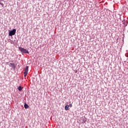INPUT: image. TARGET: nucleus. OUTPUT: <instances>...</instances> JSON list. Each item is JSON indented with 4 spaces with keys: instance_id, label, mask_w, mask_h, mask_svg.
<instances>
[{
    "instance_id": "obj_8",
    "label": "nucleus",
    "mask_w": 128,
    "mask_h": 128,
    "mask_svg": "<svg viewBox=\"0 0 128 128\" xmlns=\"http://www.w3.org/2000/svg\"><path fill=\"white\" fill-rule=\"evenodd\" d=\"M126 58H128V52L126 54Z\"/></svg>"
},
{
    "instance_id": "obj_12",
    "label": "nucleus",
    "mask_w": 128,
    "mask_h": 128,
    "mask_svg": "<svg viewBox=\"0 0 128 128\" xmlns=\"http://www.w3.org/2000/svg\"><path fill=\"white\" fill-rule=\"evenodd\" d=\"M1 2H0V4Z\"/></svg>"
},
{
    "instance_id": "obj_5",
    "label": "nucleus",
    "mask_w": 128,
    "mask_h": 128,
    "mask_svg": "<svg viewBox=\"0 0 128 128\" xmlns=\"http://www.w3.org/2000/svg\"><path fill=\"white\" fill-rule=\"evenodd\" d=\"M24 108L26 109L28 108H30V106H28V104H26V103H24Z\"/></svg>"
},
{
    "instance_id": "obj_10",
    "label": "nucleus",
    "mask_w": 128,
    "mask_h": 128,
    "mask_svg": "<svg viewBox=\"0 0 128 128\" xmlns=\"http://www.w3.org/2000/svg\"><path fill=\"white\" fill-rule=\"evenodd\" d=\"M9 66H12V63H10Z\"/></svg>"
},
{
    "instance_id": "obj_11",
    "label": "nucleus",
    "mask_w": 128,
    "mask_h": 128,
    "mask_svg": "<svg viewBox=\"0 0 128 128\" xmlns=\"http://www.w3.org/2000/svg\"><path fill=\"white\" fill-rule=\"evenodd\" d=\"M69 106H70V108H72V104H70Z\"/></svg>"
},
{
    "instance_id": "obj_6",
    "label": "nucleus",
    "mask_w": 128,
    "mask_h": 128,
    "mask_svg": "<svg viewBox=\"0 0 128 128\" xmlns=\"http://www.w3.org/2000/svg\"><path fill=\"white\" fill-rule=\"evenodd\" d=\"M18 90H19V92H22V86H19L18 88Z\"/></svg>"
},
{
    "instance_id": "obj_1",
    "label": "nucleus",
    "mask_w": 128,
    "mask_h": 128,
    "mask_svg": "<svg viewBox=\"0 0 128 128\" xmlns=\"http://www.w3.org/2000/svg\"><path fill=\"white\" fill-rule=\"evenodd\" d=\"M18 49L22 54H30V52H28V50L20 46L18 47Z\"/></svg>"
},
{
    "instance_id": "obj_3",
    "label": "nucleus",
    "mask_w": 128,
    "mask_h": 128,
    "mask_svg": "<svg viewBox=\"0 0 128 128\" xmlns=\"http://www.w3.org/2000/svg\"><path fill=\"white\" fill-rule=\"evenodd\" d=\"M28 66H26L25 68L24 72V78H26V76H28Z\"/></svg>"
},
{
    "instance_id": "obj_7",
    "label": "nucleus",
    "mask_w": 128,
    "mask_h": 128,
    "mask_svg": "<svg viewBox=\"0 0 128 128\" xmlns=\"http://www.w3.org/2000/svg\"><path fill=\"white\" fill-rule=\"evenodd\" d=\"M12 66V68H16V64H15L13 63Z\"/></svg>"
},
{
    "instance_id": "obj_2",
    "label": "nucleus",
    "mask_w": 128,
    "mask_h": 128,
    "mask_svg": "<svg viewBox=\"0 0 128 128\" xmlns=\"http://www.w3.org/2000/svg\"><path fill=\"white\" fill-rule=\"evenodd\" d=\"M16 29H13L12 30L9 31V36H14V34H16Z\"/></svg>"
},
{
    "instance_id": "obj_9",
    "label": "nucleus",
    "mask_w": 128,
    "mask_h": 128,
    "mask_svg": "<svg viewBox=\"0 0 128 128\" xmlns=\"http://www.w3.org/2000/svg\"><path fill=\"white\" fill-rule=\"evenodd\" d=\"M0 4L2 6V8H4V4L2 3H0Z\"/></svg>"
},
{
    "instance_id": "obj_4",
    "label": "nucleus",
    "mask_w": 128,
    "mask_h": 128,
    "mask_svg": "<svg viewBox=\"0 0 128 128\" xmlns=\"http://www.w3.org/2000/svg\"><path fill=\"white\" fill-rule=\"evenodd\" d=\"M65 110H70V106H68V104H66L65 107Z\"/></svg>"
}]
</instances>
